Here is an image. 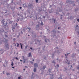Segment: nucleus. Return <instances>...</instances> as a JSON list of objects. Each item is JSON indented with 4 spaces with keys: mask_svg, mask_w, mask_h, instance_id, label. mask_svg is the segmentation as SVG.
<instances>
[{
    "mask_svg": "<svg viewBox=\"0 0 79 79\" xmlns=\"http://www.w3.org/2000/svg\"><path fill=\"white\" fill-rule=\"evenodd\" d=\"M57 11L56 12V15H59V12H61L62 11V10H61L60 8L59 7H58L57 10Z\"/></svg>",
    "mask_w": 79,
    "mask_h": 79,
    "instance_id": "f257e3e1",
    "label": "nucleus"
},
{
    "mask_svg": "<svg viewBox=\"0 0 79 79\" xmlns=\"http://www.w3.org/2000/svg\"><path fill=\"white\" fill-rule=\"evenodd\" d=\"M33 7V4L32 3L29 4L27 8L28 9H32Z\"/></svg>",
    "mask_w": 79,
    "mask_h": 79,
    "instance_id": "f03ea898",
    "label": "nucleus"
},
{
    "mask_svg": "<svg viewBox=\"0 0 79 79\" xmlns=\"http://www.w3.org/2000/svg\"><path fill=\"white\" fill-rule=\"evenodd\" d=\"M1 23L2 24V25H3V26H4L5 27H6L8 23L7 22H6V24H5V21H4V20L3 19V20L1 21Z\"/></svg>",
    "mask_w": 79,
    "mask_h": 79,
    "instance_id": "7ed1b4c3",
    "label": "nucleus"
},
{
    "mask_svg": "<svg viewBox=\"0 0 79 79\" xmlns=\"http://www.w3.org/2000/svg\"><path fill=\"white\" fill-rule=\"evenodd\" d=\"M54 49H55L56 51L55 52V53H59V48L58 47H56Z\"/></svg>",
    "mask_w": 79,
    "mask_h": 79,
    "instance_id": "20e7f679",
    "label": "nucleus"
},
{
    "mask_svg": "<svg viewBox=\"0 0 79 79\" xmlns=\"http://www.w3.org/2000/svg\"><path fill=\"white\" fill-rule=\"evenodd\" d=\"M74 1H67L66 2L67 3H69V4H71L72 5H73V3H74Z\"/></svg>",
    "mask_w": 79,
    "mask_h": 79,
    "instance_id": "39448f33",
    "label": "nucleus"
},
{
    "mask_svg": "<svg viewBox=\"0 0 79 79\" xmlns=\"http://www.w3.org/2000/svg\"><path fill=\"white\" fill-rule=\"evenodd\" d=\"M34 73H32V74H31V79H34V78H35V76H34Z\"/></svg>",
    "mask_w": 79,
    "mask_h": 79,
    "instance_id": "423d86ee",
    "label": "nucleus"
},
{
    "mask_svg": "<svg viewBox=\"0 0 79 79\" xmlns=\"http://www.w3.org/2000/svg\"><path fill=\"white\" fill-rule=\"evenodd\" d=\"M5 46L8 50L9 49V45H8V43H5Z\"/></svg>",
    "mask_w": 79,
    "mask_h": 79,
    "instance_id": "0eeeda50",
    "label": "nucleus"
},
{
    "mask_svg": "<svg viewBox=\"0 0 79 79\" xmlns=\"http://www.w3.org/2000/svg\"><path fill=\"white\" fill-rule=\"evenodd\" d=\"M27 30L28 31V32H31V28L30 27H27Z\"/></svg>",
    "mask_w": 79,
    "mask_h": 79,
    "instance_id": "6e6552de",
    "label": "nucleus"
},
{
    "mask_svg": "<svg viewBox=\"0 0 79 79\" xmlns=\"http://www.w3.org/2000/svg\"><path fill=\"white\" fill-rule=\"evenodd\" d=\"M34 67H36V68H38L39 66H38V64L37 63H35L34 64Z\"/></svg>",
    "mask_w": 79,
    "mask_h": 79,
    "instance_id": "1a4fd4ad",
    "label": "nucleus"
},
{
    "mask_svg": "<svg viewBox=\"0 0 79 79\" xmlns=\"http://www.w3.org/2000/svg\"><path fill=\"white\" fill-rule=\"evenodd\" d=\"M45 68H46V65H45L43 66V68H41V69H43V70H44Z\"/></svg>",
    "mask_w": 79,
    "mask_h": 79,
    "instance_id": "9d476101",
    "label": "nucleus"
},
{
    "mask_svg": "<svg viewBox=\"0 0 79 79\" xmlns=\"http://www.w3.org/2000/svg\"><path fill=\"white\" fill-rule=\"evenodd\" d=\"M28 57H32V55H31V52H30L28 53Z\"/></svg>",
    "mask_w": 79,
    "mask_h": 79,
    "instance_id": "9b49d317",
    "label": "nucleus"
},
{
    "mask_svg": "<svg viewBox=\"0 0 79 79\" xmlns=\"http://www.w3.org/2000/svg\"><path fill=\"white\" fill-rule=\"evenodd\" d=\"M51 19H52V21H53L54 23H55V22L56 21V19H54V18H52Z\"/></svg>",
    "mask_w": 79,
    "mask_h": 79,
    "instance_id": "f8f14e48",
    "label": "nucleus"
},
{
    "mask_svg": "<svg viewBox=\"0 0 79 79\" xmlns=\"http://www.w3.org/2000/svg\"><path fill=\"white\" fill-rule=\"evenodd\" d=\"M51 32H53L54 34H55L56 33V31L54 30H52V31H51Z\"/></svg>",
    "mask_w": 79,
    "mask_h": 79,
    "instance_id": "ddd939ff",
    "label": "nucleus"
},
{
    "mask_svg": "<svg viewBox=\"0 0 79 79\" xmlns=\"http://www.w3.org/2000/svg\"><path fill=\"white\" fill-rule=\"evenodd\" d=\"M52 69H49L48 71V72L50 73H52Z\"/></svg>",
    "mask_w": 79,
    "mask_h": 79,
    "instance_id": "4468645a",
    "label": "nucleus"
},
{
    "mask_svg": "<svg viewBox=\"0 0 79 79\" xmlns=\"http://www.w3.org/2000/svg\"><path fill=\"white\" fill-rule=\"evenodd\" d=\"M16 27V25H14L13 26H12V30H13V29H15V28Z\"/></svg>",
    "mask_w": 79,
    "mask_h": 79,
    "instance_id": "2eb2a0df",
    "label": "nucleus"
},
{
    "mask_svg": "<svg viewBox=\"0 0 79 79\" xmlns=\"http://www.w3.org/2000/svg\"><path fill=\"white\" fill-rule=\"evenodd\" d=\"M37 70V69L36 68H35L33 70L34 72H36Z\"/></svg>",
    "mask_w": 79,
    "mask_h": 79,
    "instance_id": "dca6fc26",
    "label": "nucleus"
},
{
    "mask_svg": "<svg viewBox=\"0 0 79 79\" xmlns=\"http://www.w3.org/2000/svg\"><path fill=\"white\" fill-rule=\"evenodd\" d=\"M4 39H5V42H6V43H7V42H8V40H7V39H6L5 38H4Z\"/></svg>",
    "mask_w": 79,
    "mask_h": 79,
    "instance_id": "f3484780",
    "label": "nucleus"
},
{
    "mask_svg": "<svg viewBox=\"0 0 79 79\" xmlns=\"http://www.w3.org/2000/svg\"><path fill=\"white\" fill-rule=\"evenodd\" d=\"M36 28H37V29H38V28H39V24L37 25L36 26Z\"/></svg>",
    "mask_w": 79,
    "mask_h": 79,
    "instance_id": "a211bd4d",
    "label": "nucleus"
},
{
    "mask_svg": "<svg viewBox=\"0 0 79 79\" xmlns=\"http://www.w3.org/2000/svg\"><path fill=\"white\" fill-rule=\"evenodd\" d=\"M73 18H74V16H70V19H73Z\"/></svg>",
    "mask_w": 79,
    "mask_h": 79,
    "instance_id": "6ab92c4d",
    "label": "nucleus"
},
{
    "mask_svg": "<svg viewBox=\"0 0 79 79\" xmlns=\"http://www.w3.org/2000/svg\"><path fill=\"white\" fill-rule=\"evenodd\" d=\"M30 48L32 51H34V49L33 48H32V47H30Z\"/></svg>",
    "mask_w": 79,
    "mask_h": 79,
    "instance_id": "aec40b11",
    "label": "nucleus"
},
{
    "mask_svg": "<svg viewBox=\"0 0 79 79\" xmlns=\"http://www.w3.org/2000/svg\"><path fill=\"white\" fill-rule=\"evenodd\" d=\"M6 74L7 76H10V73H8V72L6 73Z\"/></svg>",
    "mask_w": 79,
    "mask_h": 79,
    "instance_id": "412c9836",
    "label": "nucleus"
},
{
    "mask_svg": "<svg viewBox=\"0 0 79 79\" xmlns=\"http://www.w3.org/2000/svg\"><path fill=\"white\" fill-rule=\"evenodd\" d=\"M39 11H42V8H40L39 10Z\"/></svg>",
    "mask_w": 79,
    "mask_h": 79,
    "instance_id": "4be33fe9",
    "label": "nucleus"
},
{
    "mask_svg": "<svg viewBox=\"0 0 79 79\" xmlns=\"http://www.w3.org/2000/svg\"><path fill=\"white\" fill-rule=\"evenodd\" d=\"M64 71L66 72V71H67V69H66V67H64Z\"/></svg>",
    "mask_w": 79,
    "mask_h": 79,
    "instance_id": "5701e85b",
    "label": "nucleus"
},
{
    "mask_svg": "<svg viewBox=\"0 0 79 79\" xmlns=\"http://www.w3.org/2000/svg\"><path fill=\"white\" fill-rule=\"evenodd\" d=\"M14 65V63H13V62H12L11 64V66H13Z\"/></svg>",
    "mask_w": 79,
    "mask_h": 79,
    "instance_id": "b1692460",
    "label": "nucleus"
},
{
    "mask_svg": "<svg viewBox=\"0 0 79 79\" xmlns=\"http://www.w3.org/2000/svg\"><path fill=\"white\" fill-rule=\"evenodd\" d=\"M23 7H26V4H24L23 5Z\"/></svg>",
    "mask_w": 79,
    "mask_h": 79,
    "instance_id": "393cba45",
    "label": "nucleus"
},
{
    "mask_svg": "<svg viewBox=\"0 0 79 79\" xmlns=\"http://www.w3.org/2000/svg\"><path fill=\"white\" fill-rule=\"evenodd\" d=\"M37 42H39V44H40V41L39 40H37Z\"/></svg>",
    "mask_w": 79,
    "mask_h": 79,
    "instance_id": "a878e982",
    "label": "nucleus"
},
{
    "mask_svg": "<svg viewBox=\"0 0 79 79\" xmlns=\"http://www.w3.org/2000/svg\"><path fill=\"white\" fill-rule=\"evenodd\" d=\"M16 28H19V26L18 25L16 26Z\"/></svg>",
    "mask_w": 79,
    "mask_h": 79,
    "instance_id": "bb28decb",
    "label": "nucleus"
},
{
    "mask_svg": "<svg viewBox=\"0 0 79 79\" xmlns=\"http://www.w3.org/2000/svg\"><path fill=\"white\" fill-rule=\"evenodd\" d=\"M55 54L53 53L52 54V58L53 59V56H54V55Z\"/></svg>",
    "mask_w": 79,
    "mask_h": 79,
    "instance_id": "cd10ccee",
    "label": "nucleus"
},
{
    "mask_svg": "<svg viewBox=\"0 0 79 79\" xmlns=\"http://www.w3.org/2000/svg\"><path fill=\"white\" fill-rule=\"evenodd\" d=\"M52 63H54V64H55V62L54 60H52Z\"/></svg>",
    "mask_w": 79,
    "mask_h": 79,
    "instance_id": "c85d7f7f",
    "label": "nucleus"
},
{
    "mask_svg": "<svg viewBox=\"0 0 79 79\" xmlns=\"http://www.w3.org/2000/svg\"><path fill=\"white\" fill-rule=\"evenodd\" d=\"M19 46V44L17 43V47H18Z\"/></svg>",
    "mask_w": 79,
    "mask_h": 79,
    "instance_id": "c756f323",
    "label": "nucleus"
},
{
    "mask_svg": "<svg viewBox=\"0 0 79 79\" xmlns=\"http://www.w3.org/2000/svg\"><path fill=\"white\" fill-rule=\"evenodd\" d=\"M63 15H60V19H62V16H63Z\"/></svg>",
    "mask_w": 79,
    "mask_h": 79,
    "instance_id": "7c9ffc66",
    "label": "nucleus"
},
{
    "mask_svg": "<svg viewBox=\"0 0 79 79\" xmlns=\"http://www.w3.org/2000/svg\"><path fill=\"white\" fill-rule=\"evenodd\" d=\"M35 76H35H36V77H39V75H37V74H36Z\"/></svg>",
    "mask_w": 79,
    "mask_h": 79,
    "instance_id": "2f4dec72",
    "label": "nucleus"
},
{
    "mask_svg": "<svg viewBox=\"0 0 79 79\" xmlns=\"http://www.w3.org/2000/svg\"><path fill=\"white\" fill-rule=\"evenodd\" d=\"M21 76H20L18 77V79H21Z\"/></svg>",
    "mask_w": 79,
    "mask_h": 79,
    "instance_id": "473e14b6",
    "label": "nucleus"
},
{
    "mask_svg": "<svg viewBox=\"0 0 79 79\" xmlns=\"http://www.w3.org/2000/svg\"><path fill=\"white\" fill-rule=\"evenodd\" d=\"M41 24L42 26H43V25H44V23H43V22L42 21H41Z\"/></svg>",
    "mask_w": 79,
    "mask_h": 79,
    "instance_id": "72a5a7b5",
    "label": "nucleus"
},
{
    "mask_svg": "<svg viewBox=\"0 0 79 79\" xmlns=\"http://www.w3.org/2000/svg\"><path fill=\"white\" fill-rule=\"evenodd\" d=\"M77 35H79L78 37H79V31H77Z\"/></svg>",
    "mask_w": 79,
    "mask_h": 79,
    "instance_id": "f704fd0d",
    "label": "nucleus"
},
{
    "mask_svg": "<svg viewBox=\"0 0 79 79\" xmlns=\"http://www.w3.org/2000/svg\"><path fill=\"white\" fill-rule=\"evenodd\" d=\"M27 47H28V45L26 46L25 47V49H27Z\"/></svg>",
    "mask_w": 79,
    "mask_h": 79,
    "instance_id": "c9c22d12",
    "label": "nucleus"
},
{
    "mask_svg": "<svg viewBox=\"0 0 79 79\" xmlns=\"http://www.w3.org/2000/svg\"><path fill=\"white\" fill-rule=\"evenodd\" d=\"M19 21V19H17V20H16V21H17V22L18 23Z\"/></svg>",
    "mask_w": 79,
    "mask_h": 79,
    "instance_id": "e433bc0d",
    "label": "nucleus"
},
{
    "mask_svg": "<svg viewBox=\"0 0 79 79\" xmlns=\"http://www.w3.org/2000/svg\"><path fill=\"white\" fill-rule=\"evenodd\" d=\"M20 35V33H19V35L18 36H17V37H19V36Z\"/></svg>",
    "mask_w": 79,
    "mask_h": 79,
    "instance_id": "4c0bfd02",
    "label": "nucleus"
},
{
    "mask_svg": "<svg viewBox=\"0 0 79 79\" xmlns=\"http://www.w3.org/2000/svg\"><path fill=\"white\" fill-rule=\"evenodd\" d=\"M9 24H12V22L11 21H10L9 22Z\"/></svg>",
    "mask_w": 79,
    "mask_h": 79,
    "instance_id": "58836bf2",
    "label": "nucleus"
},
{
    "mask_svg": "<svg viewBox=\"0 0 79 79\" xmlns=\"http://www.w3.org/2000/svg\"><path fill=\"white\" fill-rule=\"evenodd\" d=\"M59 64H57L56 65V66H57V67L58 68H59Z\"/></svg>",
    "mask_w": 79,
    "mask_h": 79,
    "instance_id": "ea45409f",
    "label": "nucleus"
},
{
    "mask_svg": "<svg viewBox=\"0 0 79 79\" xmlns=\"http://www.w3.org/2000/svg\"><path fill=\"white\" fill-rule=\"evenodd\" d=\"M76 2H78V4L79 5V0H77Z\"/></svg>",
    "mask_w": 79,
    "mask_h": 79,
    "instance_id": "a19ab883",
    "label": "nucleus"
},
{
    "mask_svg": "<svg viewBox=\"0 0 79 79\" xmlns=\"http://www.w3.org/2000/svg\"><path fill=\"white\" fill-rule=\"evenodd\" d=\"M39 1V0H35L36 3H38Z\"/></svg>",
    "mask_w": 79,
    "mask_h": 79,
    "instance_id": "79ce46f5",
    "label": "nucleus"
},
{
    "mask_svg": "<svg viewBox=\"0 0 79 79\" xmlns=\"http://www.w3.org/2000/svg\"><path fill=\"white\" fill-rule=\"evenodd\" d=\"M44 12H45V14H46V15H47V12L46 10H45Z\"/></svg>",
    "mask_w": 79,
    "mask_h": 79,
    "instance_id": "37998d69",
    "label": "nucleus"
},
{
    "mask_svg": "<svg viewBox=\"0 0 79 79\" xmlns=\"http://www.w3.org/2000/svg\"><path fill=\"white\" fill-rule=\"evenodd\" d=\"M77 11V9H75V11Z\"/></svg>",
    "mask_w": 79,
    "mask_h": 79,
    "instance_id": "c03bdc74",
    "label": "nucleus"
},
{
    "mask_svg": "<svg viewBox=\"0 0 79 79\" xmlns=\"http://www.w3.org/2000/svg\"><path fill=\"white\" fill-rule=\"evenodd\" d=\"M5 61L6 62V64H7L8 63V61H6V60H5Z\"/></svg>",
    "mask_w": 79,
    "mask_h": 79,
    "instance_id": "a18cd8bd",
    "label": "nucleus"
},
{
    "mask_svg": "<svg viewBox=\"0 0 79 79\" xmlns=\"http://www.w3.org/2000/svg\"><path fill=\"white\" fill-rule=\"evenodd\" d=\"M43 72H44V71H42V73H41V74H44V73H43Z\"/></svg>",
    "mask_w": 79,
    "mask_h": 79,
    "instance_id": "49530a36",
    "label": "nucleus"
},
{
    "mask_svg": "<svg viewBox=\"0 0 79 79\" xmlns=\"http://www.w3.org/2000/svg\"><path fill=\"white\" fill-rule=\"evenodd\" d=\"M5 35V37H8V36H7V35Z\"/></svg>",
    "mask_w": 79,
    "mask_h": 79,
    "instance_id": "de8ad7c7",
    "label": "nucleus"
},
{
    "mask_svg": "<svg viewBox=\"0 0 79 79\" xmlns=\"http://www.w3.org/2000/svg\"><path fill=\"white\" fill-rule=\"evenodd\" d=\"M77 21H78V22L79 23V19H77Z\"/></svg>",
    "mask_w": 79,
    "mask_h": 79,
    "instance_id": "09e8293b",
    "label": "nucleus"
},
{
    "mask_svg": "<svg viewBox=\"0 0 79 79\" xmlns=\"http://www.w3.org/2000/svg\"><path fill=\"white\" fill-rule=\"evenodd\" d=\"M15 59H16L17 60H18V57H15Z\"/></svg>",
    "mask_w": 79,
    "mask_h": 79,
    "instance_id": "8fccbe9b",
    "label": "nucleus"
},
{
    "mask_svg": "<svg viewBox=\"0 0 79 79\" xmlns=\"http://www.w3.org/2000/svg\"><path fill=\"white\" fill-rule=\"evenodd\" d=\"M22 57H23V60H25L24 57L23 56Z\"/></svg>",
    "mask_w": 79,
    "mask_h": 79,
    "instance_id": "3c124183",
    "label": "nucleus"
},
{
    "mask_svg": "<svg viewBox=\"0 0 79 79\" xmlns=\"http://www.w3.org/2000/svg\"><path fill=\"white\" fill-rule=\"evenodd\" d=\"M18 23H16V25H15V26H18Z\"/></svg>",
    "mask_w": 79,
    "mask_h": 79,
    "instance_id": "603ef678",
    "label": "nucleus"
},
{
    "mask_svg": "<svg viewBox=\"0 0 79 79\" xmlns=\"http://www.w3.org/2000/svg\"><path fill=\"white\" fill-rule=\"evenodd\" d=\"M3 65L4 67L5 68V67H6V66H5V64H3Z\"/></svg>",
    "mask_w": 79,
    "mask_h": 79,
    "instance_id": "864d4df0",
    "label": "nucleus"
},
{
    "mask_svg": "<svg viewBox=\"0 0 79 79\" xmlns=\"http://www.w3.org/2000/svg\"><path fill=\"white\" fill-rule=\"evenodd\" d=\"M23 63H25L26 61L24 60V61H23Z\"/></svg>",
    "mask_w": 79,
    "mask_h": 79,
    "instance_id": "5fc2aeb1",
    "label": "nucleus"
},
{
    "mask_svg": "<svg viewBox=\"0 0 79 79\" xmlns=\"http://www.w3.org/2000/svg\"><path fill=\"white\" fill-rule=\"evenodd\" d=\"M21 34H23V32L22 31H21Z\"/></svg>",
    "mask_w": 79,
    "mask_h": 79,
    "instance_id": "6e6d98bb",
    "label": "nucleus"
},
{
    "mask_svg": "<svg viewBox=\"0 0 79 79\" xmlns=\"http://www.w3.org/2000/svg\"><path fill=\"white\" fill-rule=\"evenodd\" d=\"M30 63L31 64H33V62L32 61H31Z\"/></svg>",
    "mask_w": 79,
    "mask_h": 79,
    "instance_id": "4d7b16f0",
    "label": "nucleus"
},
{
    "mask_svg": "<svg viewBox=\"0 0 79 79\" xmlns=\"http://www.w3.org/2000/svg\"><path fill=\"white\" fill-rule=\"evenodd\" d=\"M13 3V0H12L11 1V3Z\"/></svg>",
    "mask_w": 79,
    "mask_h": 79,
    "instance_id": "13d9d810",
    "label": "nucleus"
},
{
    "mask_svg": "<svg viewBox=\"0 0 79 79\" xmlns=\"http://www.w3.org/2000/svg\"><path fill=\"white\" fill-rule=\"evenodd\" d=\"M45 16H44L43 17V18H44L45 19Z\"/></svg>",
    "mask_w": 79,
    "mask_h": 79,
    "instance_id": "bf43d9fd",
    "label": "nucleus"
},
{
    "mask_svg": "<svg viewBox=\"0 0 79 79\" xmlns=\"http://www.w3.org/2000/svg\"><path fill=\"white\" fill-rule=\"evenodd\" d=\"M20 46H21V45H22V46H23V44H22L20 43Z\"/></svg>",
    "mask_w": 79,
    "mask_h": 79,
    "instance_id": "052dcab7",
    "label": "nucleus"
},
{
    "mask_svg": "<svg viewBox=\"0 0 79 79\" xmlns=\"http://www.w3.org/2000/svg\"><path fill=\"white\" fill-rule=\"evenodd\" d=\"M53 36H54V37H56V35H55L54 34V35H53Z\"/></svg>",
    "mask_w": 79,
    "mask_h": 79,
    "instance_id": "680f3d73",
    "label": "nucleus"
},
{
    "mask_svg": "<svg viewBox=\"0 0 79 79\" xmlns=\"http://www.w3.org/2000/svg\"><path fill=\"white\" fill-rule=\"evenodd\" d=\"M65 56H66V57H67V56H68L67 54H65Z\"/></svg>",
    "mask_w": 79,
    "mask_h": 79,
    "instance_id": "e2e57ef3",
    "label": "nucleus"
},
{
    "mask_svg": "<svg viewBox=\"0 0 79 79\" xmlns=\"http://www.w3.org/2000/svg\"><path fill=\"white\" fill-rule=\"evenodd\" d=\"M77 69L79 70V66H78V67L77 68Z\"/></svg>",
    "mask_w": 79,
    "mask_h": 79,
    "instance_id": "0e129e2a",
    "label": "nucleus"
},
{
    "mask_svg": "<svg viewBox=\"0 0 79 79\" xmlns=\"http://www.w3.org/2000/svg\"><path fill=\"white\" fill-rule=\"evenodd\" d=\"M25 68H28V67H27V66H25Z\"/></svg>",
    "mask_w": 79,
    "mask_h": 79,
    "instance_id": "69168bd1",
    "label": "nucleus"
},
{
    "mask_svg": "<svg viewBox=\"0 0 79 79\" xmlns=\"http://www.w3.org/2000/svg\"><path fill=\"white\" fill-rule=\"evenodd\" d=\"M45 42H47V40L45 39Z\"/></svg>",
    "mask_w": 79,
    "mask_h": 79,
    "instance_id": "338daca9",
    "label": "nucleus"
},
{
    "mask_svg": "<svg viewBox=\"0 0 79 79\" xmlns=\"http://www.w3.org/2000/svg\"><path fill=\"white\" fill-rule=\"evenodd\" d=\"M58 79H62V78L61 77H59V78H58Z\"/></svg>",
    "mask_w": 79,
    "mask_h": 79,
    "instance_id": "774afa93",
    "label": "nucleus"
}]
</instances>
